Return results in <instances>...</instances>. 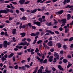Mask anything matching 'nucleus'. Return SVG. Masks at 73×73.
<instances>
[{
	"label": "nucleus",
	"mask_w": 73,
	"mask_h": 73,
	"mask_svg": "<svg viewBox=\"0 0 73 73\" xmlns=\"http://www.w3.org/2000/svg\"><path fill=\"white\" fill-rule=\"evenodd\" d=\"M22 69H23V70H25L26 68H25V66H22Z\"/></svg>",
	"instance_id": "nucleus-33"
},
{
	"label": "nucleus",
	"mask_w": 73,
	"mask_h": 73,
	"mask_svg": "<svg viewBox=\"0 0 73 73\" xmlns=\"http://www.w3.org/2000/svg\"><path fill=\"white\" fill-rule=\"evenodd\" d=\"M51 25H52V22H51L48 24V26H50Z\"/></svg>",
	"instance_id": "nucleus-52"
},
{
	"label": "nucleus",
	"mask_w": 73,
	"mask_h": 73,
	"mask_svg": "<svg viewBox=\"0 0 73 73\" xmlns=\"http://www.w3.org/2000/svg\"><path fill=\"white\" fill-rule=\"evenodd\" d=\"M5 36H6L7 37V36H8V33H7V32H5Z\"/></svg>",
	"instance_id": "nucleus-48"
},
{
	"label": "nucleus",
	"mask_w": 73,
	"mask_h": 73,
	"mask_svg": "<svg viewBox=\"0 0 73 73\" xmlns=\"http://www.w3.org/2000/svg\"><path fill=\"white\" fill-rule=\"evenodd\" d=\"M58 46L59 48L61 47V44H60V43H58Z\"/></svg>",
	"instance_id": "nucleus-53"
},
{
	"label": "nucleus",
	"mask_w": 73,
	"mask_h": 73,
	"mask_svg": "<svg viewBox=\"0 0 73 73\" xmlns=\"http://www.w3.org/2000/svg\"><path fill=\"white\" fill-rule=\"evenodd\" d=\"M22 19L24 20H26V17H25V16L23 17H22Z\"/></svg>",
	"instance_id": "nucleus-56"
},
{
	"label": "nucleus",
	"mask_w": 73,
	"mask_h": 73,
	"mask_svg": "<svg viewBox=\"0 0 73 73\" xmlns=\"http://www.w3.org/2000/svg\"><path fill=\"white\" fill-rule=\"evenodd\" d=\"M39 52V50H38V48H36L35 50V52Z\"/></svg>",
	"instance_id": "nucleus-32"
},
{
	"label": "nucleus",
	"mask_w": 73,
	"mask_h": 73,
	"mask_svg": "<svg viewBox=\"0 0 73 73\" xmlns=\"http://www.w3.org/2000/svg\"><path fill=\"white\" fill-rule=\"evenodd\" d=\"M63 48L64 49H66V46L65 45H64L63 46Z\"/></svg>",
	"instance_id": "nucleus-37"
},
{
	"label": "nucleus",
	"mask_w": 73,
	"mask_h": 73,
	"mask_svg": "<svg viewBox=\"0 0 73 73\" xmlns=\"http://www.w3.org/2000/svg\"><path fill=\"white\" fill-rule=\"evenodd\" d=\"M41 1H42V0H38L36 2L37 3H40V2H41Z\"/></svg>",
	"instance_id": "nucleus-47"
},
{
	"label": "nucleus",
	"mask_w": 73,
	"mask_h": 73,
	"mask_svg": "<svg viewBox=\"0 0 73 73\" xmlns=\"http://www.w3.org/2000/svg\"><path fill=\"white\" fill-rule=\"evenodd\" d=\"M40 62L41 64H42L43 59L42 58L41 59L40 61Z\"/></svg>",
	"instance_id": "nucleus-40"
},
{
	"label": "nucleus",
	"mask_w": 73,
	"mask_h": 73,
	"mask_svg": "<svg viewBox=\"0 0 73 73\" xmlns=\"http://www.w3.org/2000/svg\"><path fill=\"white\" fill-rule=\"evenodd\" d=\"M58 69L60 70H62V71H64V68H62V67H61V65H59L58 66Z\"/></svg>",
	"instance_id": "nucleus-16"
},
{
	"label": "nucleus",
	"mask_w": 73,
	"mask_h": 73,
	"mask_svg": "<svg viewBox=\"0 0 73 73\" xmlns=\"http://www.w3.org/2000/svg\"><path fill=\"white\" fill-rule=\"evenodd\" d=\"M44 69V67L42 66H41L40 69L38 70L37 73H42V70Z\"/></svg>",
	"instance_id": "nucleus-4"
},
{
	"label": "nucleus",
	"mask_w": 73,
	"mask_h": 73,
	"mask_svg": "<svg viewBox=\"0 0 73 73\" xmlns=\"http://www.w3.org/2000/svg\"><path fill=\"white\" fill-rule=\"evenodd\" d=\"M14 68L15 69H18V65H16V66H14Z\"/></svg>",
	"instance_id": "nucleus-38"
},
{
	"label": "nucleus",
	"mask_w": 73,
	"mask_h": 73,
	"mask_svg": "<svg viewBox=\"0 0 73 73\" xmlns=\"http://www.w3.org/2000/svg\"><path fill=\"white\" fill-rule=\"evenodd\" d=\"M25 66L26 68H30V66L28 64H25Z\"/></svg>",
	"instance_id": "nucleus-27"
},
{
	"label": "nucleus",
	"mask_w": 73,
	"mask_h": 73,
	"mask_svg": "<svg viewBox=\"0 0 73 73\" xmlns=\"http://www.w3.org/2000/svg\"><path fill=\"white\" fill-rule=\"evenodd\" d=\"M2 61H5V60H7V59L5 58L4 56H3L2 58Z\"/></svg>",
	"instance_id": "nucleus-23"
},
{
	"label": "nucleus",
	"mask_w": 73,
	"mask_h": 73,
	"mask_svg": "<svg viewBox=\"0 0 73 73\" xmlns=\"http://www.w3.org/2000/svg\"><path fill=\"white\" fill-rule=\"evenodd\" d=\"M28 25L29 26L30 28H31L32 26V25H31V23H28Z\"/></svg>",
	"instance_id": "nucleus-26"
},
{
	"label": "nucleus",
	"mask_w": 73,
	"mask_h": 73,
	"mask_svg": "<svg viewBox=\"0 0 73 73\" xmlns=\"http://www.w3.org/2000/svg\"><path fill=\"white\" fill-rule=\"evenodd\" d=\"M66 3H67L66 2V0H65L63 2V4H64V5H65Z\"/></svg>",
	"instance_id": "nucleus-50"
},
{
	"label": "nucleus",
	"mask_w": 73,
	"mask_h": 73,
	"mask_svg": "<svg viewBox=\"0 0 73 73\" xmlns=\"http://www.w3.org/2000/svg\"><path fill=\"white\" fill-rule=\"evenodd\" d=\"M42 19L41 18H39L38 19V20H39V21H40V22H42Z\"/></svg>",
	"instance_id": "nucleus-29"
},
{
	"label": "nucleus",
	"mask_w": 73,
	"mask_h": 73,
	"mask_svg": "<svg viewBox=\"0 0 73 73\" xmlns=\"http://www.w3.org/2000/svg\"><path fill=\"white\" fill-rule=\"evenodd\" d=\"M42 42V40H39L37 42V44H39L40 43H41V42Z\"/></svg>",
	"instance_id": "nucleus-41"
},
{
	"label": "nucleus",
	"mask_w": 73,
	"mask_h": 73,
	"mask_svg": "<svg viewBox=\"0 0 73 73\" xmlns=\"http://www.w3.org/2000/svg\"><path fill=\"white\" fill-rule=\"evenodd\" d=\"M38 69V67L37 66L36 68L34 70V71L33 72V73H36L37 72V70Z\"/></svg>",
	"instance_id": "nucleus-19"
},
{
	"label": "nucleus",
	"mask_w": 73,
	"mask_h": 73,
	"mask_svg": "<svg viewBox=\"0 0 73 73\" xmlns=\"http://www.w3.org/2000/svg\"><path fill=\"white\" fill-rule=\"evenodd\" d=\"M9 11V9L8 8H6V10H1L0 11V14L3 13H5V14H7V13H8V12Z\"/></svg>",
	"instance_id": "nucleus-1"
},
{
	"label": "nucleus",
	"mask_w": 73,
	"mask_h": 73,
	"mask_svg": "<svg viewBox=\"0 0 73 73\" xmlns=\"http://www.w3.org/2000/svg\"><path fill=\"white\" fill-rule=\"evenodd\" d=\"M13 39V40L14 41V42H15L16 41V39H15V37H13L12 38Z\"/></svg>",
	"instance_id": "nucleus-42"
},
{
	"label": "nucleus",
	"mask_w": 73,
	"mask_h": 73,
	"mask_svg": "<svg viewBox=\"0 0 73 73\" xmlns=\"http://www.w3.org/2000/svg\"><path fill=\"white\" fill-rule=\"evenodd\" d=\"M30 35H31V36H36L35 33H32Z\"/></svg>",
	"instance_id": "nucleus-39"
},
{
	"label": "nucleus",
	"mask_w": 73,
	"mask_h": 73,
	"mask_svg": "<svg viewBox=\"0 0 73 73\" xmlns=\"http://www.w3.org/2000/svg\"><path fill=\"white\" fill-rule=\"evenodd\" d=\"M63 62H64V63H66V62H68V60H67L66 59H64L63 60Z\"/></svg>",
	"instance_id": "nucleus-22"
},
{
	"label": "nucleus",
	"mask_w": 73,
	"mask_h": 73,
	"mask_svg": "<svg viewBox=\"0 0 73 73\" xmlns=\"http://www.w3.org/2000/svg\"><path fill=\"white\" fill-rule=\"evenodd\" d=\"M63 13H64V11L62 10H60V11L56 12V15H61V14Z\"/></svg>",
	"instance_id": "nucleus-9"
},
{
	"label": "nucleus",
	"mask_w": 73,
	"mask_h": 73,
	"mask_svg": "<svg viewBox=\"0 0 73 73\" xmlns=\"http://www.w3.org/2000/svg\"><path fill=\"white\" fill-rule=\"evenodd\" d=\"M30 2V1H28L25 2V4H28Z\"/></svg>",
	"instance_id": "nucleus-45"
},
{
	"label": "nucleus",
	"mask_w": 73,
	"mask_h": 73,
	"mask_svg": "<svg viewBox=\"0 0 73 73\" xmlns=\"http://www.w3.org/2000/svg\"><path fill=\"white\" fill-rule=\"evenodd\" d=\"M19 45H27V42L25 41L23 43H21L18 44Z\"/></svg>",
	"instance_id": "nucleus-6"
},
{
	"label": "nucleus",
	"mask_w": 73,
	"mask_h": 73,
	"mask_svg": "<svg viewBox=\"0 0 73 73\" xmlns=\"http://www.w3.org/2000/svg\"><path fill=\"white\" fill-rule=\"evenodd\" d=\"M20 35H21V37H24V36H25L26 34L24 32L23 33H20Z\"/></svg>",
	"instance_id": "nucleus-18"
},
{
	"label": "nucleus",
	"mask_w": 73,
	"mask_h": 73,
	"mask_svg": "<svg viewBox=\"0 0 73 73\" xmlns=\"http://www.w3.org/2000/svg\"><path fill=\"white\" fill-rule=\"evenodd\" d=\"M16 12L17 14H19V10H16Z\"/></svg>",
	"instance_id": "nucleus-58"
},
{
	"label": "nucleus",
	"mask_w": 73,
	"mask_h": 73,
	"mask_svg": "<svg viewBox=\"0 0 73 73\" xmlns=\"http://www.w3.org/2000/svg\"><path fill=\"white\" fill-rule=\"evenodd\" d=\"M13 55H14V54L13 53H11L7 57L8 58H11L13 56Z\"/></svg>",
	"instance_id": "nucleus-14"
},
{
	"label": "nucleus",
	"mask_w": 73,
	"mask_h": 73,
	"mask_svg": "<svg viewBox=\"0 0 73 73\" xmlns=\"http://www.w3.org/2000/svg\"><path fill=\"white\" fill-rule=\"evenodd\" d=\"M43 63H44V64H46V63H47V60L45 59L43 61Z\"/></svg>",
	"instance_id": "nucleus-36"
},
{
	"label": "nucleus",
	"mask_w": 73,
	"mask_h": 73,
	"mask_svg": "<svg viewBox=\"0 0 73 73\" xmlns=\"http://www.w3.org/2000/svg\"><path fill=\"white\" fill-rule=\"evenodd\" d=\"M10 5H11L12 9H15V7L12 5V3L10 4Z\"/></svg>",
	"instance_id": "nucleus-28"
},
{
	"label": "nucleus",
	"mask_w": 73,
	"mask_h": 73,
	"mask_svg": "<svg viewBox=\"0 0 73 73\" xmlns=\"http://www.w3.org/2000/svg\"><path fill=\"white\" fill-rule=\"evenodd\" d=\"M20 9L21 11L22 12H24L25 10L23 8H20Z\"/></svg>",
	"instance_id": "nucleus-24"
},
{
	"label": "nucleus",
	"mask_w": 73,
	"mask_h": 73,
	"mask_svg": "<svg viewBox=\"0 0 73 73\" xmlns=\"http://www.w3.org/2000/svg\"><path fill=\"white\" fill-rule=\"evenodd\" d=\"M55 33H56V34H59V32L58 31H55Z\"/></svg>",
	"instance_id": "nucleus-61"
},
{
	"label": "nucleus",
	"mask_w": 73,
	"mask_h": 73,
	"mask_svg": "<svg viewBox=\"0 0 73 73\" xmlns=\"http://www.w3.org/2000/svg\"><path fill=\"white\" fill-rule=\"evenodd\" d=\"M67 57H68V58H71V55H68Z\"/></svg>",
	"instance_id": "nucleus-57"
},
{
	"label": "nucleus",
	"mask_w": 73,
	"mask_h": 73,
	"mask_svg": "<svg viewBox=\"0 0 73 73\" xmlns=\"http://www.w3.org/2000/svg\"><path fill=\"white\" fill-rule=\"evenodd\" d=\"M67 19L68 20H69L70 19L71 17V15H70V14H68L67 15Z\"/></svg>",
	"instance_id": "nucleus-15"
},
{
	"label": "nucleus",
	"mask_w": 73,
	"mask_h": 73,
	"mask_svg": "<svg viewBox=\"0 0 73 73\" xmlns=\"http://www.w3.org/2000/svg\"><path fill=\"white\" fill-rule=\"evenodd\" d=\"M61 21L62 22V24H66V19H61Z\"/></svg>",
	"instance_id": "nucleus-11"
},
{
	"label": "nucleus",
	"mask_w": 73,
	"mask_h": 73,
	"mask_svg": "<svg viewBox=\"0 0 73 73\" xmlns=\"http://www.w3.org/2000/svg\"><path fill=\"white\" fill-rule=\"evenodd\" d=\"M52 58H53V57L52 56H50L49 57L48 61H49L50 62H52V61H53V60H52Z\"/></svg>",
	"instance_id": "nucleus-13"
},
{
	"label": "nucleus",
	"mask_w": 73,
	"mask_h": 73,
	"mask_svg": "<svg viewBox=\"0 0 73 73\" xmlns=\"http://www.w3.org/2000/svg\"><path fill=\"white\" fill-rule=\"evenodd\" d=\"M27 41H28L29 42H30V41H31V40L29 38H28L27 39Z\"/></svg>",
	"instance_id": "nucleus-51"
},
{
	"label": "nucleus",
	"mask_w": 73,
	"mask_h": 73,
	"mask_svg": "<svg viewBox=\"0 0 73 73\" xmlns=\"http://www.w3.org/2000/svg\"><path fill=\"white\" fill-rule=\"evenodd\" d=\"M45 8L44 7H42L41 11H43L44 10V9H45Z\"/></svg>",
	"instance_id": "nucleus-44"
},
{
	"label": "nucleus",
	"mask_w": 73,
	"mask_h": 73,
	"mask_svg": "<svg viewBox=\"0 0 73 73\" xmlns=\"http://www.w3.org/2000/svg\"><path fill=\"white\" fill-rule=\"evenodd\" d=\"M46 32L47 33H50L51 35H54V32H53L52 31H51V30H46Z\"/></svg>",
	"instance_id": "nucleus-8"
},
{
	"label": "nucleus",
	"mask_w": 73,
	"mask_h": 73,
	"mask_svg": "<svg viewBox=\"0 0 73 73\" xmlns=\"http://www.w3.org/2000/svg\"><path fill=\"white\" fill-rule=\"evenodd\" d=\"M51 72H52V71H51V70H48L47 72H46V73H51Z\"/></svg>",
	"instance_id": "nucleus-64"
},
{
	"label": "nucleus",
	"mask_w": 73,
	"mask_h": 73,
	"mask_svg": "<svg viewBox=\"0 0 73 73\" xmlns=\"http://www.w3.org/2000/svg\"><path fill=\"white\" fill-rule=\"evenodd\" d=\"M63 30V29L62 27H60L59 28V30L60 31H62Z\"/></svg>",
	"instance_id": "nucleus-63"
},
{
	"label": "nucleus",
	"mask_w": 73,
	"mask_h": 73,
	"mask_svg": "<svg viewBox=\"0 0 73 73\" xmlns=\"http://www.w3.org/2000/svg\"><path fill=\"white\" fill-rule=\"evenodd\" d=\"M36 58L37 60H40V58H39V57L38 56H36Z\"/></svg>",
	"instance_id": "nucleus-55"
},
{
	"label": "nucleus",
	"mask_w": 73,
	"mask_h": 73,
	"mask_svg": "<svg viewBox=\"0 0 73 73\" xmlns=\"http://www.w3.org/2000/svg\"><path fill=\"white\" fill-rule=\"evenodd\" d=\"M47 45L50 46H52V45H53V42L52 41H51L48 42L47 43Z\"/></svg>",
	"instance_id": "nucleus-7"
},
{
	"label": "nucleus",
	"mask_w": 73,
	"mask_h": 73,
	"mask_svg": "<svg viewBox=\"0 0 73 73\" xmlns=\"http://www.w3.org/2000/svg\"><path fill=\"white\" fill-rule=\"evenodd\" d=\"M9 12H11V13H13V10H12V9L9 10Z\"/></svg>",
	"instance_id": "nucleus-60"
},
{
	"label": "nucleus",
	"mask_w": 73,
	"mask_h": 73,
	"mask_svg": "<svg viewBox=\"0 0 73 73\" xmlns=\"http://www.w3.org/2000/svg\"><path fill=\"white\" fill-rule=\"evenodd\" d=\"M51 1H48L46 2L45 3L46 4H47V3H51Z\"/></svg>",
	"instance_id": "nucleus-46"
},
{
	"label": "nucleus",
	"mask_w": 73,
	"mask_h": 73,
	"mask_svg": "<svg viewBox=\"0 0 73 73\" xmlns=\"http://www.w3.org/2000/svg\"><path fill=\"white\" fill-rule=\"evenodd\" d=\"M11 3H12V4H15V5H16V4H17V3L16 2H11Z\"/></svg>",
	"instance_id": "nucleus-43"
},
{
	"label": "nucleus",
	"mask_w": 73,
	"mask_h": 73,
	"mask_svg": "<svg viewBox=\"0 0 73 73\" xmlns=\"http://www.w3.org/2000/svg\"><path fill=\"white\" fill-rule=\"evenodd\" d=\"M54 55L56 57L57 60H58V59H59L60 56H59V55H58L57 53L54 52Z\"/></svg>",
	"instance_id": "nucleus-2"
},
{
	"label": "nucleus",
	"mask_w": 73,
	"mask_h": 73,
	"mask_svg": "<svg viewBox=\"0 0 73 73\" xmlns=\"http://www.w3.org/2000/svg\"><path fill=\"white\" fill-rule=\"evenodd\" d=\"M37 12V9H35L33 11H32L31 12V13H33L36 12Z\"/></svg>",
	"instance_id": "nucleus-20"
},
{
	"label": "nucleus",
	"mask_w": 73,
	"mask_h": 73,
	"mask_svg": "<svg viewBox=\"0 0 73 73\" xmlns=\"http://www.w3.org/2000/svg\"><path fill=\"white\" fill-rule=\"evenodd\" d=\"M25 0H20L19 1V3L21 5L24 4V3H25Z\"/></svg>",
	"instance_id": "nucleus-10"
},
{
	"label": "nucleus",
	"mask_w": 73,
	"mask_h": 73,
	"mask_svg": "<svg viewBox=\"0 0 73 73\" xmlns=\"http://www.w3.org/2000/svg\"><path fill=\"white\" fill-rule=\"evenodd\" d=\"M19 29H21V28H22V23H21L20 24V26L19 27Z\"/></svg>",
	"instance_id": "nucleus-25"
},
{
	"label": "nucleus",
	"mask_w": 73,
	"mask_h": 73,
	"mask_svg": "<svg viewBox=\"0 0 73 73\" xmlns=\"http://www.w3.org/2000/svg\"><path fill=\"white\" fill-rule=\"evenodd\" d=\"M36 41H37V39H35L34 41L33 44H35L36 42Z\"/></svg>",
	"instance_id": "nucleus-59"
},
{
	"label": "nucleus",
	"mask_w": 73,
	"mask_h": 73,
	"mask_svg": "<svg viewBox=\"0 0 73 73\" xmlns=\"http://www.w3.org/2000/svg\"><path fill=\"white\" fill-rule=\"evenodd\" d=\"M73 40V37H71L69 38V41H72Z\"/></svg>",
	"instance_id": "nucleus-35"
},
{
	"label": "nucleus",
	"mask_w": 73,
	"mask_h": 73,
	"mask_svg": "<svg viewBox=\"0 0 73 73\" xmlns=\"http://www.w3.org/2000/svg\"><path fill=\"white\" fill-rule=\"evenodd\" d=\"M35 34V36H37V35H38L40 34V32L38 31H37Z\"/></svg>",
	"instance_id": "nucleus-30"
},
{
	"label": "nucleus",
	"mask_w": 73,
	"mask_h": 73,
	"mask_svg": "<svg viewBox=\"0 0 73 73\" xmlns=\"http://www.w3.org/2000/svg\"><path fill=\"white\" fill-rule=\"evenodd\" d=\"M1 36H3L5 35V33L3 31H2L1 32Z\"/></svg>",
	"instance_id": "nucleus-31"
},
{
	"label": "nucleus",
	"mask_w": 73,
	"mask_h": 73,
	"mask_svg": "<svg viewBox=\"0 0 73 73\" xmlns=\"http://www.w3.org/2000/svg\"><path fill=\"white\" fill-rule=\"evenodd\" d=\"M25 62H26V60H22L21 61V63H24Z\"/></svg>",
	"instance_id": "nucleus-62"
},
{
	"label": "nucleus",
	"mask_w": 73,
	"mask_h": 73,
	"mask_svg": "<svg viewBox=\"0 0 73 73\" xmlns=\"http://www.w3.org/2000/svg\"><path fill=\"white\" fill-rule=\"evenodd\" d=\"M35 24H36L38 26H39V27H40L41 26V22L37 21L36 22H35Z\"/></svg>",
	"instance_id": "nucleus-12"
},
{
	"label": "nucleus",
	"mask_w": 73,
	"mask_h": 73,
	"mask_svg": "<svg viewBox=\"0 0 73 73\" xmlns=\"http://www.w3.org/2000/svg\"><path fill=\"white\" fill-rule=\"evenodd\" d=\"M48 40L49 41H51V40H52V36H50V38L48 39Z\"/></svg>",
	"instance_id": "nucleus-49"
},
{
	"label": "nucleus",
	"mask_w": 73,
	"mask_h": 73,
	"mask_svg": "<svg viewBox=\"0 0 73 73\" xmlns=\"http://www.w3.org/2000/svg\"><path fill=\"white\" fill-rule=\"evenodd\" d=\"M12 33L13 35H15V34H16V29H14L12 30Z\"/></svg>",
	"instance_id": "nucleus-17"
},
{
	"label": "nucleus",
	"mask_w": 73,
	"mask_h": 73,
	"mask_svg": "<svg viewBox=\"0 0 73 73\" xmlns=\"http://www.w3.org/2000/svg\"><path fill=\"white\" fill-rule=\"evenodd\" d=\"M3 47L5 48H6L7 47V41L5 40L3 42Z\"/></svg>",
	"instance_id": "nucleus-3"
},
{
	"label": "nucleus",
	"mask_w": 73,
	"mask_h": 73,
	"mask_svg": "<svg viewBox=\"0 0 73 73\" xmlns=\"http://www.w3.org/2000/svg\"><path fill=\"white\" fill-rule=\"evenodd\" d=\"M71 65H72V64H68L67 66V68H69L70 66H71Z\"/></svg>",
	"instance_id": "nucleus-34"
},
{
	"label": "nucleus",
	"mask_w": 73,
	"mask_h": 73,
	"mask_svg": "<svg viewBox=\"0 0 73 73\" xmlns=\"http://www.w3.org/2000/svg\"><path fill=\"white\" fill-rule=\"evenodd\" d=\"M5 25L4 24L3 25H0V28H3L4 27Z\"/></svg>",
	"instance_id": "nucleus-54"
},
{
	"label": "nucleus",
	"mask_w": 73,
	"mask_h": 73,
	"mask_svg": "<svg viewBox=\"0 0 73 73\" xmlns=\"http://www.w3.org/2000/svg\"><path fill=\"white\" fill-rule=\"evenodd\" d=\"M54 21V24H57L58 23V22L57 20H56L55 19H54L53 20Z\"/></svg>",
	"instance_id": "nucleus-21"
},
{
	"label": "nucleus",
	"mask_w": 73,
	"mask_h": 73,
	"mask_svg": "<svg viewBox=\"0 0 73 73\" xmlns=\"http://www.w3.org/2000/svg\"><path fill=\"white\" fill-rule=\"evenodd\" d=\"M66 8H71L70 9V11H72L73 10V5L70 6V5H68L65 7Z\"/></svg>",
	"instance_id": "nucleus-5"
}]
</instances>
